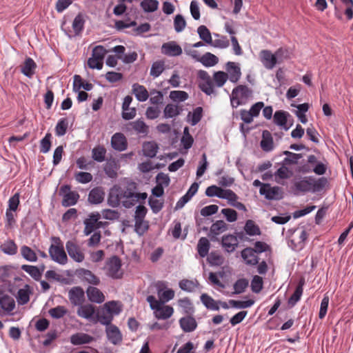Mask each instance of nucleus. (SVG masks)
Here are the masks:
<instances>
[{
	"label": "nucleus",
	"mask_w": 353,
	"mask_h": 353,
	"mask_svg": "<svg viewBox=\"0 0 353 353\" xmlns=\"http://www.w3.org/2000/svg\"><path fill=\"white\" fill-rule=\"evenodd\" d=\"M148 197L145 192H138L137 184L135 182H128L124 187L114 186L108 195V203L113 207H118L120 203L126 208H130L137 202L144 203Z\"/></svg>",
	"instance_id": "1"
},
{
	"label": "nucleus",
	"mask_w": 353,
	"mask_h": 353,
	"mask_svg": "<svg viewBox=\"0 0 353 353\" xmlns=\"http://www.w3.org/2000/svg\"><path fill=\"white\" fill-rule=\"evenodd\" d=\"M327 180L325 177L316 179L312 176H305L296 180L294 183V187L298 192H319L325 187Z\"/></svg>",
	"instance_id": "2"
},
{
	"label": "nucleus",
	"mask_w": 353,
	"mask_h": 353,
	"mask_svg": "<svg viewBox=\"0 0 353 353\" xmlns=\"http://www.w3.org/2000/svg\"><path fill=\"white\" fill-rule=\"evenodd\" d=\"M253 98V90L246 85H239L233 88L230 95V103L233 108L245 105Z\"/></svg>",
	"instance_id": "3"
},
{
	"label": "nucleus",
	"mask_w": 353,
	"mask_h": 353,
	"mask_svg": "<svg viewBox=\"0 0 353 353\" xmlns=\"http://www.w3.org/2000/svg\"><path fill=\"white\" fill-rule=\"evenodd\" d=\"M51 241L52 244L49 248L51 259L60 265H65L68 259L61 239L58 236H52Z\"/></svg>",
	"instance_id": "4"
},
{
	"label": "nucleus",
	"mask_w": 353,
	"mask_h": 353,
	"mask_svg": "<svg viewBox=\"0 0 353 353\" xmlns=\"http://www.w3.org/2000/svg\"><path fill=\"white\" fill-rule=\"evenodd\" d=\"M121 265V261L117 256H111L106 261L104 267L106 275L113 279H121L123 274Z\"/></svg>",
	"instance_id": "5"
},
{
	"label": "nucleus",
	"mask_w": 353,
	"mask_h": 353,
	"mask_svg": "<svg viewBox=\"0 0 353 353\" xmlns=\"http://www.w3.org/2000/svg\"><path fill=\"white\" fill-rule=\"evenodd\" d=\"M205 193L209 197L217 196L220 199H227L228 201H236L238 199V196L232 190L223 189L215 185L208 187Z\"/></svg>",
	"instance_id": "6"
},
{
	"label": "nucleus",
	"mask_w": 353,
	"mask_h": 353,
	"mask_svg": "<svg viewBox=\"0 0 353 353\" xmlns=\"http://www.w3.org/2000/svg\"><path fill=\"white\" fill-rule=\"evenodd\" d=\"M59 194L63 196L61 205L63 207L74 205L79 199V194L75 191H71L70 186L64 185L61 187Z\"/></svg>",
	"instance_id": "7"
},
{
	"label": "nucleus",
	"mask_w": 353,
	"mask_h": 353,
	"mask_svg": "<svg viewBox=\"0 0 353 353\" xmlns=\"http://www.w3.org/2000/svg\"><path fill=\"white\" fill-rule=\"evenodd\" d=\"M199 78V87L206 94L214 93V83L209 74L204 70H200L198 74Z\"/></svg>",
	"instance_id": "8"
},
{
	"label": "nucleus",
	"mask_w": 353,
	"mask_h": 353,
	"mask_svg": "<svg viewBox=\"0 0 353 353\" xmlns=\"http://www.w3.org/2000/svg\"><path fill=\"white\" fill-rule=\"evenodd\" d=\"M65 248L67 252L74 261L81 263L85 259L84 253L83 252L81 248L73 241H68L66 242Z\"/></svg>",
	"instance_id": "9"
},
{
	"label": "nucleus",
	"mask_w": 353,
	"mask_h": 353,
	"mask_svg": "<svg viewBox=\"0 0 353 353\" xmlns=\"http://www.w3.org/2000/svg\"><path fill=\"white\" fill-rule=\"evenodd\" d=\"M307 238V233L305 230H302L298 233L292 235L290 240L289 245L292 250L299 251L302 250L305 245V241Z\"/></svg>",
	"instance_id": "10"
},
{
	"label": "nucleus",
	"mask_w": 353,
	"mask_h": 353,
	"mask_svg": "<svg viewBox=\"0 0 353 353\" xmlns=\"http://www.w3.org/2000/svg\"><path fill=\"white\" fill-rule=\"evenodd\" d=\"M259 192L265 195V198L270 200H279L282 198V191L281 188L274 186L271 187L270 184L263 185L260 188Z\"/></svg>",
	"instance_id": "11"
},
{
	"label": "nucleus",
	"mask_w": 353,
	"mask_h": 353,
	"mask_svg": "<svg viewBox=\"0 0 353 353\" xmlns=\"http://www.w3.org/2000/svg\"><path fill=\"white\" fill-rule=\"evenodd\" d=\"M68 298L73 305H81L85 300V292L80 286L73 287L68 292Z\"/></svg>",
	"instance_id": "12"
},
{
	"label": "nucleus",
	"mask_w": 353,
	"mask_h": 353,
	"mask_svg": "<svg viewBox=\"0 0 353 353\" xmlns=\"http://www.w3.org/2000/svg\"><path fill=\"white\" fill-rule=\"evenodd\" d=\"M78 277L83 282H86L93 285H98L100 283V279L92 271L84 268L77 271Z\"/></svg>",
	"instance_id": "13"
},
{
	"label": "nucleus",
	"mask_w": 353,
	"mask_h": 353,
	"mask_svg": "<svg viewBox=\"0 0 353 353\" xmlns=\"http://www.w3.org/2000/svg\"><path fill=\"white\" fill-rule=\"evenodd\" d=\"M261 61L263 66L268 70L274 68L277 62V57L268 50H263L260 52Z\"/></svg>",
	"instance_id": "14"
},
{
	"label": "nucleus",
	"mask_w": 353,
	"mask_h": 353,
	"mask_svg": "<svg viewBox=\"0 0 353 353\" xmlns=\"http://www.w3.org/2000/svg\"><path fill=\"white\" fill-rule=\"evenodd\" d=\"M226 70L228 75V79L232 83H237L241 77V68L238 63L229 61L226 63Z\"/></svg>",
	"instance_id": "15"
},
{
	"label": "nucleus",
	"mask_w": 353,
	"mask_h": 353,
	"mask_svg": "<svg viewBox=\"0 0 353 353\" xmlns=\"http://www.w3.org/2000/svg\"><path fill=\"white\" fill-rule=\"evenodd\" d=\"M111 145L115 150L124 151L128 148L127 139L123 134L117 132L111 138Z\"/></svg>",
	"instance_id": "16"
},
{
	"label": "nucleus",
	"mask_w": 353,
	"mask_h": 353,
	"mask_svg": "<svg viewBox=\"0 0 353 353\" xmlns=\"http://www.w3.org/2000/svg\"><path fill=\"white\" fill-rule=\"evenodd\" d=\"M239 241L237 236L233 234L223 235L221 239V245L225 251L231 253L238 247Z\"/></svg>",
	"instance_id": "17"
},
{
	"label": "nucleus",
	"mask_w": 353,
	"mask_h": 353,
	"mask_svg": "<svg viewBox=\"0 0 353 353\" xmlns=\"http://www.w3.org/2000/svg\"><path fill=\"white\" fill-rule=\"evenodd\" d=\"M105 194V191L102 187H95L90 191L88 201L93 205L100 204L103 201Z\"/></svg>",
	"instance_id": "18"
},
{
	"label": "nucleus",
	"mask_w": 353,
	"mask_h": 353,
	"mask_svg": "<svg viewBox=\"0 0 353 353\" xmlns=\"http://www.w3.org/2000/svg\"><path fill=\"white\" fill-rule=\"evenodd\" d=\"M196 52V50H193L190 54L206 67L214 66L219 61L218 57L210 52H206L201 57H197Z\"/></svg>",
	"instance_id": "19"
},
{
	"label": "nucleus",
	"mask_w": 353,
	"mask_h": 353,
	"mask_svg": "<svg viewBox=\"0 0 353 353\" xmlns=\"http://www.w3.org/2000/svg\"><path fill=\"white\" fill-rule=\"evenodd\" d=\"M0 307L8 313L11 312L15 307L14 299L1 290H0Z\"/></svg>",
	"instance_id": "20"
},
{
	"label": "nucleus",
	"mask_w": 353,
	"mask_h": 353,
	"mask_svg": "<svg viewBox=\"0 0 353 353\" xmlns=\"http://www.w3.org/2000/svg\"><path fill=\"white\" fill-rule=\"evenodd\" d=\"M86 294L90 302L101 303L105 301V295L96 287L89 286L86 290Z\"/></svg>",
	"instance_id": "21"
},
{
	"label": "nucleus",
	"mask_w": 353,
	"mask_h": 353,
	"mask_svg": "<svg viewBox=\"0 0 353 353\" xmlns=\"http://www.w3.org/2000/svg\"><path fill=\"white\" fill-rule=\"evenodd\" d=\"M241 256L247 265H255L259 263V257L252 248H245L241 251Z\"/></svg>",
	"instance_id": "22"
},
{
	"label": "nucleus",
	"mask_w": 353,
	"mask_h": 353,
	"mask_svg": "<svg viewBox=\"0 0 353 353\" xmlns=\"http://www.w3.org/2000/svg\"><path fill=\"white\" fill-rule=\"evenodd\" d=\"M162 52L168 56L176 57L182 54V49L181 46L176 43L168 42L163 44Z\"/></svg>",
	"instance_id": "23"
},
{
	"label": "nucleus",
	"mask_w": 353,
	"mask_h": 353,
	"mask_svg": "<svg viewBox=\"0 0 353 353\" xmlns=\"http://www.w3.org/2000/svg\"><path fill=\"white\" fill-rule=\"evenodd\" d=\"M106 334L108 340L114 345L120 343L122 341V336L119 328L114 325L106 327Z\"/></svg>",
	"instance_id": "24"
},
{
	"label": "nucleus",
	"mask_w": 353,
	"mask_h": 353,
	"mask_svg": "<svg viewBox=\"0 0 353 353\" xmlns=\"http://www.w3.org/2000/svg\"><path fill=\"white\" fill-rule=\"evenodd\" d=\"M179 325L182 330L185 332H193L197 327V323L195 319L190 316L181 318L179 319Z\"/></svg>",
	"instance_id": "25"
},
{
	"label": "nucleus",
	"mask_w": 353,
	"mask_h": 353,
	"mask_svg": "<svg viewBox=\"0 0 353 353\" xmlns=\"http://www.w3.org/2000/svg\"><path fill=\"white\" fill-rule=\"evenodd\" d=\"M93 341H94V337H92V336H90L88 334L83 333V332L77 333V334H72L70 336V342L72 344H73L74 345H79L90 343Z\"/></svg>",
	"instance_id": "26"
},
{
	"label": "nucleus",
	"mask_w": 353,
	"mask_h": 353,
	"mask_svg": "<svg viewBox=\"0 0 353 353\" xmlns=\"http://www.w3.org/2000/svg\"><path fill=\"white\" fill-rule=\"evenodd\" d=\"M101 217L99 213L91 214L88 219L84 221V230L85 235L88 236L96 230L97 219H99Z\"/></svg>",
	"instance_id": "27"
},
{
	"label": "nucleus",
	"mask_w": 353,
	"mask_h": 353,
	"mask_svg": "<svg viewBox=\"0 0 353 353\" xmlns=\"http://www.w3.org/2000/svg\"><path fill=\"white\" fill-rule=\"evenodd\" d=\"M77 313L81 318L89 319L92 318L95 313V307L92 304H81L78 305Z\"/></svg>",
	"instance_id": "28"
},
{
	"label": "nucleus",
	"mask_w": 353,
	"mask_h": 353,
	"mask_svg": "<svg viewBox=\"0 0 353 353\" xmlns=\"http://www.w3.org/2000/svg\"><path fill=\"white\" fill-rule=\"evenodd\" d=\"M36 68L37 64L34 61L32 58L28 57L21 66V71L25 76L30 78L34 75Z\"/></svg>",
	"instance_id": "29"
},
{
	"label": "nucleus",
	"mask_w": 353,
	"mask_h": 353,
	"mask_svg": "<svg viewBox=\"0 0 353 353\" xmlns=\"http://www.w3.org/2000/svg\"><path fill=\"white\" fill-rule=\"evenodd\" d=\"M174 313V309L170 305H162L157 311L154 312V316L158 319L166 320L170 318Z\"/></svg>",
	"instance_id": "30"
},
{
	"label": "nucleus",
	"mask_w": 353,
	"mask_h": 353,
	"mask_svg": "<svg viewBox=\"0 0 353 353\" xmlns=\"http://www.w3.org/2000/svg\"><path fill=\"white\" fill-rule=\"evenodd\" d=\"M261 147L265 152L272 151L274 148V142L271 133L268 130H264L262 134Z\"/></svg>",
	"instance_id": "31"
},
{
	"label": "nucleus",
	"mask_w": 353,
	"mask_h": 353,
	"mask_svg": "<svg viewBox=\"0 0 353 353\" xmlns=\"http://www.w3.org/2000/svg\"><path fill=\"white\" fill-rule=\"evenodd\" d=\"M132 93L135 95L137 99L141 102L145 101L149 97V94L146 88L139 83L133 84Z\"/></svg>",
	"instance_id": "32"
},
{
	"label": "nucleus",
	"mask_w": 353,
	"mask_h": 353,
	"mask_svg": "<svg viewBox=\"0 0 353 353\" xmlns=\"http://www.w3.org/2000/svg\"><path fill=\"white\" fill-rule=\"evenodd\" d=\"M305 284V280L304 279H301L294 293L292 294V296L290 297L288 300V304L291 306H294L300 299L303 294V285Z\"/></svg>",
	"instance_id": "33"
},
{
	"label": "nucleus",
	"mask_w": 353,
	"mask_h": 353,
	"mask_svg": "<svg viewBox=\"0 0 353 353\" xmlns=\"http://www.w3.org/2000/svg\"><path fill=\"white\" fill-rule=\"evenodd\" d=\"M177 304L183 314H192L194 312V305L188 297L179 299L177 301Z\"/></svg>",
	"instance_id": "34"
},
{
	"label": "nucleus",
	"mask_w": 353,
	"mask_h": 353,
	"mask_svg": "<svg viewBox=\"0 0 353 353\" xmlns=\"http://www.w3.org/2000/svg\"><path fill=\"white\" fill-rule=\"evenodd\" d=\"M159 150V146L157 143L154 141L145 142L143 144V155L153 158L156 156Z\"/></svg>",
	"instance_id": "35"
},
{
	"label": "nucleus",
	"mask_w": 353,
	"mask_h": 353,
	"mask_svg": "<svg viewBox=\"0 0 353 353\" xmlns=\"http://www.w3.org/2000/svg\"><path fill=\"white\" fill-rule=\"evenodd\" d=\"M244 231L249 236H259L261 234L259 226L251 219L246 221L244 225Z\"/></svg>",
	"instance_id": "36"
},
{
	"label": "nucleus",
	"mask_w": 353,
	"mask_h": 353,
	"mask_svg": "<svg viewBox=\"0 0 353 353\" xmlns=\"http://www.w3.org/2000/svg\"><path fill=\"white\" fill-rule=\"evenodd\" d=\"M21 269L29 274L34 280L39 281L41 278L44 267H43L42 270H39V268L37 266L23 265L21 266Z\"/></svg>",
	"instance_id": "37"
},
{
	"label": "nucleus",
	"mask_w": 353,
	"mask_h": 353,
	"mask_svg": "<svg viewBox=\"0 0 353 353\" xmlns=\"http://www.w3.org/2000/svg\"><path fill=\"white\" fill-rule=\"evenodd\" d=\"M210 248V243L206 237H201L197 244V251L199 256L202 258L208 256Z\"/></svg>",
	"instance_id": "38"
},
{
	"label": "nucleus",
	"mask_w": 353,
	"mask_h": 353,
	"mask_svg": "<svg viewBox=\"0 0 353 353\" xmlns=\"http://www.w3.org/2000/svg\"><path fill=\"white\" fill-rule=\"evenodd\" d=\"M289 113L283 110H278L274 114V122L279 125L284 127L285 130H288V128L285 127L287 123V119L289 116Z\"/></svg>",
	"instance_id": "39"
},
{
	"label": "nucleus",
	"mask_w": 353,
	"mask_h": 353,
	"mask_svg": "<svg viewBox=\"0 0 353 353\" xmlns=\"http://www.w3.org/2000/svg\"><path fill=\"white\" fill-rule=\"evenodd\" d=\"M0 250L5 254L14 255L17 252V245L13 240H8L1 245Z\"/></svg>",
	"instance_id": "40"
},
{
	"label": "nucleus",
	"mask_w": 353,
	"mask_h": 353,
	"mask_svg": "<svg viewBox=\"0 0 353 353\" xmlns=\"http://www.w3.org/2000/svg\"><path fill=\"white\" fill-rule=\"evenodd\" d=\"M201 301L208 309L216 311L219 310V303L207 294L201 296Z\"/></svg>",
	"instance_id": "41"
},
{
	"label": "nucleus",
	"mask_w": 353,
	"mask_h": 353,
	"mask_svg": "<svg viewBox=\"0 0 353 353\" xmlns=\"http://www.w3.org/2000/svg\"><path fill=\"white\" fill-rule=\"evenodd\" d=\"M30 287L26 285L23 288L20 289L18 291L17 299L19 304L24 305L26 304L30 300Z\"/></svg>",
	"instance_id": "42"
},
{
	"label": "nucleus",
	"mask_w": 353,
	"mask_h": 353,
	"mask_svg": "<svg viewBox=\"0 0 353 353\" xmlns=\"http://www.w3.org/2000/svg\"><path fill=\"white\" fill-rule=\"evenodd\" d=\"M208 263L212 266H221L224 263V257L216 252H212L207 257Z\"/></svg>",
	"instance_id": "43"
},
{
	"label": "nucleus",
	"mask_w": 353,
	"mask_h": 353,
	"mask_svg": "<svg viewBox=\"0 0 353 353\" xmlns=\"http://www.w3.org/2000/svg\"><path fill=\"white\" fill-rule=\"evenodd\" d=\"M228 228V224L224 221H216L211 225L210 233L216 236L226 231Z\"/></svg>",
	"instance_id": "44"
},
{
	"label": "nucleus",
	"mask_w": 353,
	"mask_h": 353,
	"mask_svg": "<svg viewBox=\"0 0 353 353\" xmlns=\"http://www.w3.org/2000/svg\"><path fill=\"white\" fill-rule=\"evenodd\" d=\"M21 254L27 261L35 262L37 261L36 252L30 247L23 245L21 247Z\"/></svg>",
	"instance_id": "45"
},
{
	"label": "nucleus",
	"mask_w": 353,
	"mask_h": 353,
	"mask_svg": "<svg viewBox=\"0 0 353 353\" xmlns=\"http://www.w3.org/2000/svg\"><path fill=\"white\" fill-rule=\"evenodd\" d=\"M85 24V19L83 16L79 13L78 14L72 22V29L76 35H79L81 34L82 30H83Z\"/></svg>",
	"instance_id": "46"
},
{
	"label": "nucleus",
	"mask_w": 353,
	"mask_h": 353,
	"mask_svg": "<svg viewBox=\"0 0 353 353\" xmlns=\"http://www.w3.org/2000/svg\"><path fill=\"white\" fill-rule=\"evenodd\" d=\"M228 75L226 72L223 71L215 72L213 74V83L216 87L221 88L223 86L227 80Z\"/></svg>",
	"instance_id": "47"
},
{
	"label": "nucleus",
	"mask_w": 353,
	"mask_h": 353,
	"mask_svg": "<svg viewBox=\"0 0 353 353\" xmlns=\"http://www.w3.org/2000/svg\"><path fill=\"white\" fill-rule=\"evenodd\" d=\"M106 150L103 146L98 145L92 150V157L97 162H103L105 159Z\"/></svg>",
	"instance_id": "48"
},
{
	"label": "nucleus",
	"mask_w": 353,
	"mask_h": 353,
	"mask_svg": "<svg viewBox=\"0 0 353 353\" xmlns=\"http://www.w3.org/2000/svg\"><path fill=\"white\" fill-rule=\"evenodd\" d=\"M197 32L199 35L200 39L203 40L205 43L209 45L212 43L211 33L209 29L205 26H200L197 28Z\"/></svg>",
	"instance_id": "49"
},
{
	"label": "nucleus",
	"mask_w": 353,
	"mask_h": 353,
	"mask_svg": "<svg viewBox=\"0 0 353 353\" xmlns=\"http://www.w3.org/2000/svg\"><path fill=\"white\" fill-rule=\"evenodd\" d=\"M140 6L144 12H153L158 9L159 1L157 0H143Z\"/></svg>",
	"instance_id": "50"
},
{
	"label": "nucleus",
	"mask_w": 353,
	"mask_h": 353,
	"mask_svg": "<svg viewBox=\"0 0 353 353\" xmlns=\"http://www.w3.org/2000/svg\"><path fill=\"white\" fill-rule=\"evenodd\" d=\"M68 312V309L63 305H58L49 310L48 313L54 319H61Z\"/></svg>",
	"instance_id": "51"
},
{
	"label": "nucleus",
	"mask_w": 353,
	"mask_h": 353,
	"mask_svg": "<svg viewBox=\"0 0 353 353\" xmlns=\"http://www.w3.org/2000/svg\"><path fill=\"white\" fill-rule=\"evenodd\" d=\"M68 127V121L66 118L59 119L55 127L56 134L59 137L63 136L67 132Z\"/></svg>",
	"instance_id": "52"
},
{
	"label": "nucleus",
	"mask_w": 353,
	"mask_h": 353,
	"mask_svg": "<svg viewBox=\"0 0 353 353\" xmlns=\"http://www.w3.org/2000/svg\"><path fill=\"white\" fill-rule=\"evenodd\" d=\"M132 129L139 134H146L148 131V127L141 119H138L130 123Z\"/></svg>",
	"instance_id": "53"
},
{
	"label": "nucleus",
	"mask_w": 353,
	"mask_h": 353,
	"mask_svg": "<svg viewBox=\"0 0 353 353\" xmlns=\"http://www.w3.org/2000/svg\"><path fill=\"white\" fill-rule=\"evenodd\" d=\"M163 112L165 118H172L180 114V110L178 105L172 103L168 104Z\"/></svg>",
	"instance_id": "54"
},
{
	"label": "nucleus",
	"mask_w": 353,
	"mask_h": 353,
	"mask_svg": "<svg viewBox=\"0 0 353 353\" xmlns=\"http://www.w3.org/2000/svg\"><path fill=\"white\" fill-rule=\"evenodd\" d=\"M179 285L182 290L192 292L197 287V282L188 279H183L179 282Z\"/></svg>",
	"instance_id": "55"
},
{
	"label": "nucleus",
	"mask_w": 353,
	"mask_h": 353,
	"mask_svg": "<svg viewBox=\"0 0 353 353\" xmlns=\"http://www.w3.org/2000/svg\"><path fill=\"white\" fill-rule=\"evenodd\" d=\"M283 153L287 156V157L283 159L284 165L295 164L302 157L301 154H296L289 151H285Z\"/></svg>",
	"instance_id": "56"
},
{
	"label": "nucleus",
	"mask_w": 353,
	"mask_h": 353,
	"mask_svg": "<svg viewBox=\"0 0 353 353\" xmlns=\"http://www.w3.org/2000/svg\"><path fill=\"white\" fill-rule=\"evenodd\" d=\"M218 39H215L214 41L212 40V43L210 45L214 46L215 48H228L230 45L229 41L225 36H220L219 34H215Z\"/></svg>",
	"instance_id": "57"
},
{
	"label": "nucleus",
	"mask_w": 353,
	"mask_h": 353,
	"mask_svg": "<svg viewBox=\"0 0 353 353\" xmlns=\"http://www.w3.org/2000/svg\"><path fill=\"white\" fill-rule=\"evenodd\" d=\"M186 26V21L181 14H176L174 19V28L176 32H182Z\"/></svg>",
	"instance_id": "58"
},
{
	"label": "nucleus",
	"mask_w": 353,
	"mask_h": 353,
	"mask_svg": "<svg viewBox=\"0 0 353 353\" xmlns=\"http://www.w3.org/2000/svg\"><path fill=\"white\" fill-rule=\"evenodd\" d=\"M170 98L174 101H184L188 98V94L182 90H174L170 93Z\"/></svg>",
	"instance_id": "59"
},
{
	"label": "nucleus",
	"mask_w": 353,
	"mask_h": 353,
	"mask_svg": "<svg viewBox=\"0 0 353 353\" xmlns=\"http://www.w3.org/2000/svg\"><path fill=\"white\" fill-rule=\"evenodd\" d=\"M164 70V63L156 61L153 63L150 69V75L153 77H158Z\"/></svg>",
	"instance_id": "60"
},
{
	"label": "nucleus",
	"mask_w": 353,
	"mask_h": 353,
	"mask_svg": "<svg viewBox=\"0 0 353 353\" xmlns=\"http://www.w3.org/2000/svg\"><path fill=\"white\" fill-rule=\"evenodd\" d=\"M51 137L50 133H47L46 136L41 140L40 152L41 153H47L51 147Z\"/></svg>",
	"instance_id": "61"
},
{
	"label": "nucleus",
	"mask_w": 353,
	"mask_h": 353,
	"mask_svg": "<svg viewBox=\"0 0 353 353\" xmlns=\"http://www.w3.org/2000/svg\"><path fill=\"white\" fill-rule=\"evenodd\" d=\"M134 230L139 235H143L148 230V223L144 220H134Z\"/></svg>",
	"instance_id": "62"
},
{
	"label": "nucleus",
	"mask_w": 353,
	"mask_h": 353,
	"mask_svg": "<svg viewBox=\"0 0 353 353\" xmlns=\"http://www.w3.org/2000/svg\"><path fill=\"white\" fill-rule=\"evenodd\" d=\"M77 166L81 170H89L94 163L92 161H88L84 157L78 158L76 161Z\"/></svg>",
	"instance_id": "63"
},
{
	"label": "nucleus",
	"mask_w": 353,
	"mask_h": 353,
	"mask_svg": "<svg viewBox=\"0 0 353 353\" xmlns=\"http://www.w3.org/2000/svg\"><path fill=\"white\" fill-rule=\"evenodd\" d=\"M93 176L89 172H79L75 174V179L80 183H88L92 181Z\"/></svg>",
	"instance_id": "64"
}]
</instances>
